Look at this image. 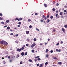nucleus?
Returning <instances> with one entry per match:
<instances>
[{"label":"nucleus","mask_w":67,"mask_h":67,"mask_svg":"<svg viewBox=\"0 0 67 67\" xmlns=\"http://www.w3.org/2000/svg\"><path fill=\"white\" fill-rule=\"evenodd\" d=\"M21 50H22V49L21 48L20 49L19 48H17V51L18 52H21Z\"/></svg>","instance_id":"f257e3e1"},{"label":"nucleus","mask_w":67,"mask_h":67,"mask_svg":"<svg viewBox=\"0 0 67 67\" xmlns=\"http://www.w3.org/2000/svg\"><path fill=\"white\" fill-rule=\"evenodd\" d=\"M4 41H1L0 42V43L2 44H4Z\"/></svg>","instance_id":"f03ea898"},{"label":"nucleus","mask_w":67,"mask_h":67,"mask_svg":"<svg viewBox=\"0 0 67 67\" xmlns=\"http://www.w3.org/2000/svg\"><path fill=\"white\" fill-rule=\"evenodd\" d=\"M8 43L7 42L4 41V45H8Z\"/></svg>","instance_id":"7ed1b4c3"},{"label":"nucleus","mask_w":67,"mask_h":67,"mask_svg":"<svg viewBox=\"0 0 67 67\" xmlns=\"http://www.w3.org/2000/svg\"><path fill=\"white\" fill-rule=\"evenodd\" d=\"M62 64V63L61 62H59L58 63V64L59 65H61Z\"/></svg>","instance_id":"20e7f679"},{"label":"nucleus","mask_w":67,"mask_h":67,"mask_svg":"<svg viewBox=\"0 0 67 67\" xmlns=\"http://www.w3.org/2000/svg\"><path fill=\"white\" fill-rule=\"evenodd\" d=\"M62 30L63 32H65V29H64L63 28H62Z\"/></svg>","instance_id":"39448f33"},{"label":"nucleus","mask_w":67,"mask_h":67,"mask_svg":"<svg viewBox=\"0 0 67 67\" xmlns=\"http://www.w3.org/2000/svg\"><path fill=\"white\" fill-rule=\"evenodd\" d=\"M21 55L22 56H24V53L22 52L21 54Z\"/></svg>","instance_id":"423d86ee"},{"label":"nucleus","mask_w":67,"mask_h":67,"mask_svg":"<svg viewBox=\"0 0 67 67\" xmlns=\"http://www.w3.org/2000/svg\"><path fill=\"white\" fill-rule=\"evenodd\" d=\"M32 45H33V46H35V45H36V44L35 43H34L32 44Z\"/></svg>","instance_id":"0eeeda50"},{"label":"nucleus","mask_w":67,"mask_h":67,"mask_svg":"<svg viewBox=\"0 0 67 67\" xmlns=\"http://www.w3.org/2000/svg\"><path fill=\"white\" fill-rule=\"evenodd\" d=\"M26 33L27 34H29V31H27L26 32Z\"/></svg>","instance_id":"6e6552de"},{"label":"nucleus","mask_w":67,"mask_h":67,"mask_svg":"<svg viewBox=\"0 0 67 67\" xmlns=\"http://www.w3.org/2000/svg\"><path fill=\"white\" fill-rule=\"evenodd\" d=\"M44 6L46 8L47 7V5L46 4H44Z\"/></svg>","instance_id":"1a4fd4ad"},{"label":"nucleus","mask_w":67,"mask_h":67,"mask_svg":"<svg viewBox=\"0 0 67 67\" xmlns=\"http://www.w3.org/2000/svg\"><path fill=\"white\" fill-rule=\"evenodd\" d=\"M40 67H43V65H42V64H41L40 65Z\"/></svg>","instance_id":"9d476101"},{"label":"nucleus","mask_w":67,"mask_h":67,"mask_svg":"<svg viewBox=\"0 0 67 67\" xmlns=\"http://www.w3.org/2000/svg\"><path fill=\"white\" fill-rule=\"evenodd\" d=\"M63 12H60V15H63Z\"/></svg>","instance_id":"9b49d317"},{"label":"nucleus","mask_w":67,"mask_h":67,"mask_svg":"<svg viewBox=\"0 0 67 67\" xmlns=\"http://www.w3.org/2000/svg\"><path fill=\"white\" fill-rule=\"evenodd\" d=\"M6 22L7 23H9V20H7L6 21Z\"/></svg>","instance_id":"f8f14e48"},{"label":"nucleus","mask_w":67,"mask_h":67,"mask_svg":"<svg viewBox=\"0 0 67 67\" xmlns=\"http://www.w3.org/2000/svg\"><path fill=\"white\" fill-rule=\"evenodd\" d=\"M64 27L65 28H67V25H64Z\"/></svg>","instance_id":"ddd939ff"},{"label":"nucleus","mask_w":67,"mask_h":67,"mask_svg":"<svg viewBox=\"0 0 67 67\" xmlns=\"http://www.w3.org/2000/svg\"><path fill=\"white\" fill-rule=\"evenodd\" d=\"M29 62H32V60H31V59H29Z\"/></svg>","instance_id":"4468645a"},{"label":"nucleus","mask_w":67,"mask_h":67,"mask_svg":"<svg viewBox=\"0 0 67 67\" xmlns=\"http://www.w3.org/2000/svg\"><path fill=\"white\" fill-rule=\"evenodd\" d=\"M19 57V54H17V56L16 57V58H18V57Z\"/></svg>","instance_id":"2eb2a0df"},{"label":"nucleus","mask_w":67,"mask_h":67,"mask_svg":"<svg viewBox=\"0 0 67 67\" xmlns=\"http://www.w3.org/2000/svg\"><path fill=\"white\" fill-rule=\"evenodd\" d=\"M48 51V49H46V53H47V52Z\"/></svg>","instance_id":"dca6fc26"},{"label":"nucleus","mask_w":67,"mask_h":67,"mask_svg":"<svg viewBox=\"0 0 67 67\" xmlns=\"http://www.w3.org/2000/svg\"><path fill=\"white\" fill-rule=\"evenodd\" d=\"M7 30H9V29H10V27H7Z\"/></svg>","instance_id":"f3484780"},{"label":"nucleus","mask_w":67,"mask_h":67,"mask_svg":"<svg viewBox=\"0 0 67 67\" xmlns=\"http://www.w3.org/2000/svg\"><path fill=\"white\" fill-rule=\"evenodd\" d=\"M34 41H36V39L35 38H34Z\"/></svg>","instance_id":"a211bd4d"},{"label":"nucleus","mask_w":67,"mask_h":67,"mask_svg":"<svg viewBox=\"0 0 67 67\" xmlns=\"http://www.w3.org/2000/svg\"><path fill=\"white\" fill-rule=\"evenodd\" d=\"M46 57H48L49 56V55L48 54H46Z\"/></svg>","instance_id":"6ab92c4d"},{"label":"nucleus","mask_w":67,"mask_h":67,"mask_svg":"<svg viewBox=\"0 0 67 67\" xmlns=\"http://www.w3.org/2000/svg\"><path fill=\"white\" fill-rule=\"evenodd\" d=\"M37 60H38L40 61V60H41V59L40 58H38L37 59Z\"/></svg>","instance_id":"aec40b11"},{"label":"nucleus","mask_w":67,"mask_h":67,"mask_svg":"<svg viewBox=\"0 0 67 67\" xmlns=\"http://www.w3.org/2000/svg\"><path fill=\"white\" fill-rule=\"evenodd\" d=\"M48 64V62H46L45 63V65H47Z\"/></svg>","instance_id":"412c9836"},{"label":"nucleus","mask_w":67,"mask_h":67,"mask_svg":"<svg viewBox=\"0 0 67 67\" xmlns=\"http://www.w3.org/2000/svg\"><path fill=\"white\" fill-rule=\"evenodd\" d=\"M58 52H61V50L60 49L58 50Z\"/></svg>","instance_id":"4be33fe9"},{"label":"nucleus","mask_w":67,"mask_h":67,"mask_svg":"<svg viewBox=\"0 0 67 67\" xmlns=\"http://www.w3.org/2000/svg\"><path fill=\"white\" fill-rule=\"evenodd\" d=\"M31 52L32 53H34V50H32L31 51Z\"/></svg>","instance_id":"5701e85b"},{"label":"nucleus","mask_w":67,"mask_h":67,"mask_svg":"<svg viewBox=\"0 0 67 67\" xmlns=\"http://www.w3.org/2000/svg\"><path fill=\"white\" fill-rule=\"evenodd\" d=\"M58 49H56V52H58Z\"/></svg>","instance_id":"b1692460"},{"label":"nucleus","mask_w":67,"mask_h":67,"mask_svg":"<svg viewBox=\"0 0 67 67\" xmlns=\"http://www.w3.org/2000/svg\"><path fill=\"white\" fill-rule=\"evenodd\" d=\"M27 52H25V55H27Z\"/></svg>","instance_id":"393cba45"},{"label":"nucleus","mask_w":67,"mask_h":67,"mask_svg":"<svg viewBox=\"0 0 67 67\" xmlns=\"http://www.w3.org/2000/svg\"><path fill=\"white\" fill-rule=\"evenodd\" d=\"M53 16H51L50 17V18L51 19H53Z\"/></svg>","instance_id":"a878e982"},{"label":"nucleus","mask_w":67,"mask_h":67,"mask_svg":"<svg viewBox=\"0 0 67 67\" xmlns=\"http://www.w3.org/2000/svg\"><path fill=\"white\" fill-rule=\"evenodd\" d=\"M35 58H40V56H38L37 57H35Z\"/></svg>","instance_id":"bb28decb"},{"label":"nucleus","mask_w":67,"mask_h":67,"mask_svg":"<svg viewBox=\"0 0 67 67\" xmlns=\"http://www.w3.org/2000/svg\"><path fill=\"white\" fill-rule=\"evenodd\" d=\"M23 47H25V45H24L23 46Z\"/></svg>","instance_id":"cd10ccee"},{"label":"nucleus","mask_w":67,"mask_h":67,"mask_svg":"<svg viewBox=\"0 0 67 67\" xmlns=\"http://www.w3.org/2000/svg\"><path fill=\"white\" fill-rule=\"evenodd\" d=\"M4 23L3 22V21L2 22L1 24H3Z\"/></svg>","instance_id":"c85d7f7f"},{"label":"nucleus","mask_w":67,"mask_h":67,"mask_svg":"<svg viewBox=\"0 0 67 67\" xmlns=\"http://www.w3.org/2000/svg\"><path fill=\"white\" fill-rule=\"evenodd\" d=\"M53 51L52 50L50 52L51 53H53Z\"/></svg>","instance_id":"c756f323"},{"label":"nucleus","mask_w":67,"mask_h":67,"mask_svg":"<svg viewBox=\"0 0 67 67\" xmlns=\"http://www.w3.org/2000/svg\"><path fill=\"white\" fill-rule=\"evenodd\" d=\"M52 10L53 11H54L55 10V8H53L52 9Z\"/></svg>","instance_id":"7c9ffc66"},{"label":"nucleus","mask_w":67,"mask_h":67,"mask_svg":"<svg viewBox=\"0 0 67 67\" xmlns=\"http://www.w3.org/2000/svg\"><path fill=\"white\" fill-rule=\"evenodd\" d=\"M19 20L20 21H21V20H22V18H19Z\"/></svg>","instance_id":"2f4dec72"},{"label":"nucleus","mask_w":67,"mask_h":67,"mask_svg":"<svg viewBox=\"0 0 67 67\" xmlns=\"http://www.w3.org/2000/svg\"><path fill=\"white\" fill-rule=\"evenodd\" d=\"M53 59H57V58L56 57H54L53 58Z\"/></svg>","instance_id":"473e14b6"},{"label":"nucleus","mask_w":67,"mask_h":67,"mask_svg":"<svg viewBox=\"0 0 67 67\" xmlns=\"http://www.w3.org/2000/svg\"><path fill=\"white\" fill-rule=\"evenodd\" d=\"M22 63H23L22 62V61H21L20 62V64H22Z\"/></svg>","instance_id":"72a5a7b5"},{"label":"nucleus","mask_w":67,"mask_h":67,"mask_svg":"<svg viewBox=\"0 0 67 67\" xmlns=\"http://www.w3.org/2000/svg\"><path fill=\"white\" fill-rule=\"evenodd\" d=\"M58 15V14H56L55 15V16H56V17H57V16Z\"/></svg>","instance_id":"f704fd0d"},{"label":"nucleus","mask_w":67,"mask_h":67,"mask_svg":"<svg viewBox=\"0 0 67 67\" xmlns=\"http://www.w3.org/2000/svg\"><path fill=\"white\" fill-rule=\"evenodd\" d=\"M18 24H19L20 25L21 24V22H19L18 23Z\"/></svg>","instance_id":"c9c22d12"},{"label":"nucleus","mask_w":67,"mask_h":67,"mask_svg":"<svg viewBox=\"0 0 67 67\" xmlns=\"http://www.w3.org/2000/svg\"><path fill=\"white\" fill-rule=\"evenodd\" d=\"M40 46H41V45H43V44H42V43H40Z\"/></svg>","instance_id":"e433bc0d"},{"label":"nucleus","mask_w":67,"mask_h":67,"mask_svg":"<svg viewBox=\"0 0 67 67\" xmlns=\"http://www.w3.org/2000/svg\"><path fill=\"white\" fill-rule=\"evenodd\" d=\"M56 5L57 6H58V5H59V4H58V3Z\"/></svg>","instance_id":"4c0bfd02"},{"label":"nucleus","mask_w":67,"mask_h":67,"mask_svg":"<svg viewBox=\"0 0 67 67\" xmlns=\"http://www.w3.org/2000/svg\"><path fill=\"white\" fill-rule=\"evenodd\" d=\"M29 28H32V26L31 25H30L29 26Z\"/></svg>","instance_id":"58836bf2"},{"label":"nucleus","mask_w":67,"mask_h":67,"mask_svg":"<svg viewBox=\"0 0 67 67\" xmlns=\"http://www.w3.org/2000/svg\"><path fill=\"white\" fill-rule=\"evenodd\" d=\"M10 35H13V33H12L10 34Z\"/></svg>","instance_id":"ea45409f"},{"label":"nucleus","mask_w":67,"mask_h":67,"mask_svg":"<svg viewBox=\"0 0 67 67\" xmlns=\"http://www.w3.org/2000/svg\"><path fill=\"white\" fill-rule=\"evenodd\" d=\"M18 27H20V25H18Z\"/></svg>","instance_id":"a19ab883"},{"label":"nucleus","mask_w":67,"mask_h":67,"mask_svg":"<svg viewBox=\"0 0 67 67\" xmlns=\"http://www.w3.org/2000/svg\"><path fill=\"white\" fill-rule=\"evenodd\" d=\"M50 21V20H48L47 23H48V22H49Z\"/></svg>","instance_id":"79ce46f5"},{"label":"nucleus","mask_w":67,"mask_h":67,"mask_svg":"<svg viewBox=\"0 0 67 67\" xmlns=\"http://www.w3.org/2000/svg\"><path fill=\"white\" fill-rule=\"evenodd\" d=\"M2 20V18L1 17H0V20Z\"/></svg>","instance_id":"37998d69"},{"label":"nucleus","mask_w":67,"mask_h":67,"mask_svg":"<svg viewBox=\"0 0 67 67\" xmlns=\"http://www.w3.org/2000/svg\"><path fill=\"white\" fill-rule=\"evenodd\" d=\"M28 21H29V22H30V21H31V20L30 19H29L28 20Z\"/></svg>","instance_id":"c03bdc74"},{"label":"nucleus","mask_w":67,"mask_h":67,"mask_svg":"<svg viewBox=\"0 0 67 67\" xmlns=\"http://www.w3.org/2000/svg\"><path fill=\"white\" fill-rule=\"evenodd\" d=\"M60 43H61V44H63V42L62 41H61L60 42Z\"/></svg>","instance_id":"a18cd8bd"},{"label":"nucleus","mask_w":67,"mask_h":67,"mask_svg":"<svg viewBox=\"0 0 67 67\" xmlns=\"http://www.w3.org/2000/svg\"><path fill=\"white\" fill-rule=\"evenodd\" d=\"M33 47H34V46L32 45H31V47H32V48H33Z\"/></svg>","instance_id":"49530a36"},{"label":"nucleus","mask_w":67,"mask_h":67,"mask_svg":"<svg viewBox=\"0 0 67 67\" xmlns=\"http://www.w3.org/2000/svg\"><path fill=\"white\" fill-rule=\"evenodd\" d=\"M26 46H29V44H26Z\"/></svg>","instance_id":"de8ad7c7"},{"label":"nucleus","mask_w":67,"mask_h":67,"mask_svg":"<svg viewBox=\"0 0 67 67\" xmlns=\"http://www.w3.org/2000/svg\"><path fill=\"white\" fill-rule=\"evenodd\" d=\"M0 16H2V13H0Z\"/></svg>","instance_id":"09e8293b"},{"label":"nucleus","mask_w":67,"mask_h":67,"mask_svg":"<svg viewBox=\"0 0 67 67\" xmlns=\"http://www.w3.org/2000/svg\"><path fill=\"white\" fill-rule=\"evenodd\" d=\"M18 18H15V20L16 21L17 20H18Z\"/></svg>","instance_id":"8fccbe9b"},{"label":"nucleus","mask_w":67,"mask_h":67,"mask_svg":"<svg viewBox=\"0 0 67 67\" xmlns=\"http://www.w3.org/2000/svg\"><path fill=\"white\" fill-rule=\"evenodd\" d=\"M24 49V47H23L21 48V49L22 50H23V49Z\"/></svg>","instance_id":"3c124183"},{"label":"nucleus","mask_w":67,"mask_h":67,"mask_svg":"<svg viewBox=\"0 0 67 67\" xmlns=\"http://www.w3.org/2000/svg\"><path fill=\"white\" fill-rule=\"evenodd\" d=\"M18 35H19L17 34L15 35V36H16V37H18Z\"/></svg>","instance_id":"603ef678"},{"label":"nucleus","mask_w":67,"mask_h":67,"mask_svg":"<svg viewBox=\"0 0 67 67\" xmlns=\"http://www.w3.org/2000/svg\"><path fill=\"white\" fill-rule=\"evenodd\" d=\"M34 60L35 61H37V59H35Z\"/></svg>","instance_id":"864d4df0"},{"label":"nucleus","mask_w":67,"mask_h":67,"mask_svg":"<svg viewBox=\"0 0 67 67\" xmlns=\"http://www.w3.org/2000/svg\"><path fill=\"white\" fill-rule=\"evenodd\" d=\"M40 41H42V38H40Z\"/></svg>","instance_id":"5fc2aeb1"},{"label":"nucleus","mask_w":67,"mask_h":67,"mask_svg":"<svg viewBox=\"0 0 67 67\" xmlns=\"http://www.w3.org/2000/svg\"><path fill=\"white\" fill-rule=\"evenodd\" d=\"M58 45H59V43H58L56 44V45L57 46H58Z\"/></svg>","instance_id":"6e6d98bb"},{"label":"nucleus","mask_w":67,"mask_h":67,"mask_svg":"<svg viewBox=\"0 0 67 67\" xmlns=\"http://www.w3.org/2000/svg\"><path fill=\"white\" fill-rule=\"evenodd\" d=\"M39 65H40V64H37V66H39Z\"/></svg>","instance_id":"4d7b16f0"},{"label":"nucleus","mask_w":67,"mask_h":67,"mask_svg":"<svg viewBox=\"0 0 67 67\" xmlns=\"http://www.w3.org/2000/svg\"><path fill=\"white\" fill-rule=\"evenodd\" d=\"M36 30H37V31H39V29H36Z\"/></svg>","instance_id":"13d9d810"},{"label":"nucleus","mask_w":67,"mask_h":67,"mask_svg":"<svg viewBox=\"0 0 67 67\" xmlns=\"http://www.w3.org/2000/svg\"><path fill=\"white\" fill-rule=\"evenodd\" d=\"M67 12V10H64V12Z\"/></svg>","instance_id":"bf43d9fd"},{"label":"nucleus","mask_w":67,"mask_h":67,"mask_svg":"<svg viewBox=\"0 0 67 67\" xmlns=\"http://www.w3.org/2000/svg\"><path fill=\"white\" fill-rule=\"evenodd\" d=\"M35 15H37V13H35Z\"/></svg>","instance_id":"052dcab7"},{"label":"nucleus","mask_w":67,"mask_h":67,"mask_svg":"<svg viewBox=\"0 0 67 67\" xmlns=\"http://www.w3.org/2000/svg\"><path fill=\"white\" fill-rule=\"evenodd\" d=\"M7 27V25H5L4 26V27Z\"/></svg>","instance_id":"680f3d73"},{"label":"nucleus","mask_w":67,"mask_h":67,"mask_svg":"<svg viewBox=\"0 0 67 67\" xmlns=\"http://www.w3.org/2000/svg\"><path fill=\"white\" fill-rule=\"evenodd\" d=\"M41 22H43V20H41Z\"/></svg>","instance_id":"e2e57ef3"},{"label":"nucleus","mask_w":67,"mask_h":67,"mask_svg":"<svg viewBox=\"0 0 67 67\" xmlns=\"http://www.w3.org/2000/svg\"><path fill=\"white\" fill-rule=\"evenodd\" d=\"M49 15H48L47 16V18H49Z\"/></svg>","instance_id":"0e129e2a"},{"label":"nucleus","mask_w":67,"mask_h":67,"mask_svg":"<svg viewBox=\"0 0 67 67\" xmlns=\"http://www.w3.org/2000/svg\"><path fill=\"white\" fill-rule=\"evenodd\" d=\"M44 19H45V20H46V19H47V18L46 17H45L44 18Z\"/></svg>","instance_id":"69168bd1"},{"label":"nucleus","mask_w":67,"mask_h":67,"mask_svg":"<svg viewBox=\"0 0 67 67\" xmlns=\"http://www.w3.org/2000/svg\"><path fill=\"white\" fill-rule=\"evenodd\" d=\"M15 43H18V42L17 41H16Z\"/></svg>","instance_id":"338daca9"},{"label":"nucleus","mask_w":67,"mask_h":67,"mask_svg":"<svg viewBox=\"0 0 67 67\" xmlns=\"http://www.w3.org/2000/svg\"><path fill=\"white\" fill-rule=\"evenodd\" d=\"M48 41H50V39H49V38H48Z\"/></svg>","instance_id":"774afa93"}]
</instances>
